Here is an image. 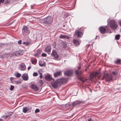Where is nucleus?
<instances>
[{"instance_id":"f257e3e1","label":"nucleus","mask_w":121,"mask_h":121,"mask_svg":"<svg viewBox=\"0 0 121 121\" xmlns=\"http://www.w3.org/2000/svg\"><path fill=\"white\" fill-rule=\"evenodd\" d=\"M117 72L114 71L112 72V74L110 75L108 74H104L103 75L102 79H105L107 81L111 80L113 77L116 76V75L117 74Z\"/></svg>"},{"instance_id":"f03ea898","label":"nucleus","mask_w":121,"mask_h":121,"mask_svg":"<svg viewBox=\"0 0 121 121\" xmlns=\"http://www.w3.org/2000/svg\"><path fill=\"white\" fill-rule=\"evenodd\" d=\"M110 27L112 30H116L118 27L117 22L114 20H112L110 22Z\"/></svg>"},{"instance_id":"7ed1b4c3","label":"nucleus","mask_w":121,"mask_h":121,"mask_svg":"<svg viewBox=\"0 0 121 121\" xmlns=\"http://www.w3.org/2000/svg\"><path fill=\"white\" fill-rule=\"evenodd\" d=\"M22 31V34L24 35H28L30 32L29 28L25 26H23Z\"/></svg>"},{"instance_id":"20e7f679","label":"nucleus","mask_w":121,"mask_h":121,"mask_svg":"<svg viewBox=\"0 0 121 121\" xmlns=\"http://www.w3.org/2000/svg\"><path fill=\"white\" fill-rule=\"evenodd\" d=\"M53 21V19L51 16H48L45 18L43 21L44 23L49 24L52 23Z\"/></svg>"},{"instance_id":"39448f33","label":"nucleus","mask_w":121,"mask_h":121,"mask_svg":"<svg viewBox=\"0 0 121 121\" xmlns=\"http://www.w3.org/2000/svg\"><path fill=\"white\" fill-rule=\"evenodd\" d=\"M100 76V75L99 73L97 72L93 73L90 74V79L91 80H92L93 79L97 77L98 78H99Z\"/></svg>"},{"instance_id":"423d86ee","label":"nucleus","mask_w":121,"mask_h":121,"mask_svg":"<svg viewBox=\"0 0 121 121\" xmlns=\"http://www.w3.org/2000/svg\"><path fill=\"white\" fill-rule=\"evenodd\" d=\"M68 81V79L66 78H62L58 79V81L59 82L60 85L66 83Z\"/></svg>"},{"instance_id":"0eeeda50","label":"nucleus","mask_w":121,"mask_h":121,"mask_svg":"<svg viewBox=\"0 0 121 121\" xmlns=\"http://www.w3.org/2000/svg\"><path fill=\"white\" fill-rule=\"evenodd\" d=\"M23 54V51L22 50H20L16 51L13 53L14 55L16 56H19L22 55Z\"/></svg>"},{"instance_id":"6e6552de","label":"nucleus","mask_w":121,"mask_h":121,"mask_svg":"<svg viewBox=\"0 0 121 121\" xmlns=\"http://www.w3.org/2000/svg\"><path fill=\"white\" fill-rule=\"evenodd\" d=\"M99 30L102 34H104L106 33V30L105 27L103 26H100L99 29Z\"/></svg>"},{"instance_id":"1a4fd4ad","label":"nucleus","mask_w":121,"mask_h":121,"mask_svg":"<svg viewBox=\"0 0 121 121\" xmlns=\"http://www.w3.org/2000/svg\"><path fill=\"white\" fill-rule=\"evenodd\" d=\"M51 55L55 59L58 58L59 56L56 51L54 50H53L51 54Z\"/></svg>"},{"instance_id":"9d476101","label":"nucleus","mask_w":121,"mask_h":121,"mask_svg":"<svg viewBox=\"0 0 121 121\" xmlns=\"http://www.w3.org/2000/svg\"><path fill=\"white\" fill-rule=\"evenodd\" d=\"M52 85L53 87L56 88L58 85H60V83L58 81V79L52 83Z\"/></svg>"},{"instance_id":"9b49d317","label":"nucleus","mask_w":121,"mask_h":121,"mask_svg":"<svg viewBox=\"0 0 121 121\" xmlns=\"http://www.w3.org/2000/svg\"><path fill=\"white\" fill-rule=\"evenodd\" d=\"M74 35L77 37L78 38H81V35H82V32L79 31H76L74 34Z\"/></svg>"},{"instance_id":"f8f14e48","label":"nucleus","mask_w":121,"mask_h":121,"mask_svg":"<svg viewBox=\"0 0 121 121\" xmlns=\"http://www.w3.org/2000/svg\"><path fill=\"white\" fill-rule=\"evenodd\" d=\"M45 78L48 81H51L53 80L51 76L49 75H47L46 76Z\"/></svg>"},{"instance_id":"ddd939ff","label":"nucleus","mask_w":121,"mask_h":121,"mask_svg":"<svg viewBox=\"0 0 121 121\" xmlns=\"http://www.w3.org/2000/svg\"><path fill=\"white\" fill-rule=\"evenodd\" d=\"M72 71L71 70H68L65 72V75L67 76H69L72 75Z\"/></svg>"},{"instance_id":"4468645a","label":"nucleus","mask_w":121,"mask_h":121,"mask_svg":"<svg viewBox=\"0 0 121 121\" xmlns=\"http://www.w3.org/2000/svg\"><path fill=\"white\" fill-rule=\"evenodd\" d=\"M20 69L21 70H25L26 68V67L25 64L22 63L20 65Z\"/></svg>"},{"instance_id":"2eb2a0df","label":"nucleus","mask_w":121,"mask_h":121,"mask_svg":"<svg viewBox=\"0 0 121 121\" xmlns=\"http://www.w3.org/2000/svg\"><path fill=\"white\" fill-rule=\"evenodd\" d=\"M23 79L25 80H28V77L27 74L24 73L22 74V77Z\"/></svg>"},{"instance_id":"dca6fc26","label":"nucleus","mask_w":121,"mask_h":121,"mask_svg":"<svg viewBox=\"0 0 121 121\" xmlns=\"http://www.w3.org/2000/svg\"><path fill=\"white\" fill-rule=\"evenodd\" d=\"M61 74V72L59 71L57 72L54 74V77H57Z\"/></svg>"},{"instance_id":"f3484780","label":"nucleus","mask_w":121,"mask_h":121,"mask_svg":"<svg viewBox=\"0 0 121 121\" xmlns=\"http://www.w3.org/2000/svg\"><path fill=\"white\" fill-rule=\"evenodd\" d=\"M51 51V47L50 46H48L46 48L45 51L47 52L48 54H50Z\"/></svg>"},{"instance_id":"a211bd4d","label":"nucleus","mask_w":121,"mask_h":121,"mask_svg":"<svg viewBox=\"0 0 121 121\" xmlns=\"http://www.w3.org/2000/svg\"><path fill=\"white\" fill-rule=\"evenodd\" d=\"M31 88L33 89L35 91H37L39 90V88L38 87L35 85L32 84L31 85Z\"/></svg>"},{"instance_id":"6ab92c4d","label":"nucleus","mask_w":121,"mask_h":121,"mask_svg":"<svg viewBox=\"0 0 121 121\" xmlns=\"http://www.w3.org/2000/svg\"><path fill=\"white\" fill-rule=\"evenodd\" d=\"M39 66L42 67L45 66V62L43 61L40 60L39 62Z\"/></svg>"},{"instance_id":"aec40b11","label":"nucleus","mask_w":121,"mask_h":121,"mask_svg":"<svg viewBox=\"0 0 121 121\" xmlns=\"http://www.w3.org/2000/svg\"><path fill=\"white\" fill-rule=\"evenodd\" d=\"M80 103V102L78 101H76L73 102L72 104V105L73 107L74 106L79 104Z\"/></svg>"},{"instance_id":"412c9836","label":"nucleus","mask_w":121,"mask_h":121,"mask_svg":"<svg viewBox=\"0 0 121 121\" xmlns=\"http://www.w3.org/2000/svg\"><path fill=\"white\" fill-rule=\"evenodd\" d=\"M73 42L76 46L78 45L79 44V41L76 40L74 39L73 41Z\"/></svg>"},{"instance_id":"4be33fe9","label":"nucleus","mask_w":121,"mask_h":121,"mask_svg":"<svg viewBox=\"0 0 121 121\" xmlns=\"http://www.w3.org/2000/svg\"><path fill=\"white\" fill-rule=\"evenodd\" d=\"M12 112H9L8 115H6L5 116H4L3 117H4L5 119H6V118L10 117L12 115Z\"/></svg>"},{"instance_id":"5701e85b","label":"nucleus","mask_w":121,"mask_h":121,"mask_svg":"<svg viewBox=\"0 0 121 121\" xmlns=\"http://www.w3.org/2000/svg\"><path fill=\"white\" fill-rule=\"evenodd\" d=\"M60 37L61 39L66 38L67 39H69V37L68 36H66L65 35H61L60 36Z\"/></svg>"},{"instance_id":"b1692460","label":"nucleus","mask_w":121,"mask_h":121,"mask_svg":"<svg viewBox=\"0 0 121 121\" xmlns=\"http://www.w3.org/2000/svg\"><path fill=\"white\" fill-rule=\"evenodd\" d=\"M62 48H66V43L65 42H63L62 43Z\"/></svg>"},{"instance_id":"393cba45","label":"nucleus","mask_w":121,"mask_h":121,"mask_svg":"<svg viewBox=\"0 0 121 121\" xmlns=\"http://www.w3.org/2000/svg\"><path fill=\"white\" fill-rule=\"evenodd\" d=\"M79 79L80 81H82L83 82H85L87 80V79L85 78L84 77L80 78H79Z\"/></svg>"},{"instance_id":"a878e982","label":"nucleus","mask_w":121,"mask_h":121,"mask_svg":"<svg viewBox=\"0 0 121 121\" xmlns=\"http://www.w3.org/2000/svg\"><path fill=\"white\" fill-rule=\"evenodd\" d=\"M28 110V108L26 107H23V112L24 113H26Z\"/></svg>"},{"instance_id":"bb28decb","label":"nucleus","mask_w":121,"mask_h":121,"mask_svg":"<svg viewBox=\"0 0 121 121\" xmlns=\"http://www.w3.org/2000/svg\"><path fill=\"white\" fill-rule=\"evenodd\" d=\"M121 60L120 59H118L117 60H116L115 61V63L118 64H120V63H121Z\"/></svg>"},{"instance_id":"cd10ccee","label":"nucleus","mask_w":121,"mask_h":121,"mask_svg":"<svg viewBox=\"0 0 121 121\" xmlns=\"http://www.w3.org/2000/svg\"><path fill=\"white\" fill-rule=\"evenodd\" d=\"M120 35H116L115 36V39L117 40H119L120 39Z\"/></svg>"},{"instance_id":"c85d7f7f","label":"nucleus","mask_w":121,"mask_h":121,"mask_svg":"<svg viewBox=\"0 0 121 121\" xmlns=\"http://www.w3.org/2000/svg\"><path fill=\"white\" fill-rule=\"evenodd\" d=\"M75 73L77 75H80L81 74V72H79L78 70H76L75 71Z\"/></svg>"},{"instance_id":"c756f323","label":"nucleus","mask_w":121,"mask_h":121,"mask_svg":"<svg viewBox=\"0 0 121 121\" xmlns=\"http://www.w3.org/2000/svg\"><path fill=\"white\" fill-rule=\"evenodd\" d=\"M106 30H107L108 32H111L109 28L107 26H106L105 27Z\"/></svg>"},{"instance_id":"7c9ffc66","label":"nucleus","mask_w":121,"mask_h":121,"mask_svg":"<svg viewBox=\"0 0 121 121\" xmlns=\"http://www.w3.org/2000/svg\"><path fill=\"white\" fill-rule=\"evenodd\" d=\"M22 44H25L26 46H28L30 44V43L29 42H23Z\"/></svg>"},{"instance_id":"2f4dec72","label":"nucleus","mask_w":121,"mask_h":121,"mask_svg":"<svg viewBox=\"0 0 121 121\" xmlns=\"http://www.w3.org/2000/svg\"><path fill=\"white\" fill-rule=\"evenodd\" d=\"M21 76V74L19 73H17L16 77L17 78Z\"/></svg>"},{"instance_id":"473e14b6","label":"nucleus","mask_w":121,"mask_h":121,"mask_svg":"<svg viewBox=\"0 0 121 121\" xmlns=\"http://www.w3.org/2000/svg\"><path fill=\"white\" fill-rule=\"evenodd\" d=\"M14 88V87L13 86H11L10 88V90L11 91H12Z\"/></svg>"},{"instance_id":"72a5a7b5","label":"nucleus","mask_w":121,"mask_h":121,"mask_svg":"<svg viewBox=\"0 0 121 121\" xmlns=\"http://www.w3.org/2000/svg\"><path fill=\"white\" fill-rule=\"evenodd\" d=\"M38 75V73L36 72H34L33 73V75L34 76H37Z\"/></svg>"},{"instance_id":"f704fd0d","label":"nucleus","mask_w":121,"mask_h":121,"mask_svg":"<svg viewBox=\"0 0 121 121\" xmlns=\"http://www.w3.org/2000/svg\"><path fill=\"white\" fill-rule=\"evenodd\" d=\"M31 62H32V64H35L36 63V60H33Z\"/></svg>"},{"instance_id":"c9c22d12","label":"nucleus","mask_w":121,"mask_h":121,"mask_svg":"<svg viewBox=\"0 0 121 121\" xmlns=\"http://www.w3.org/2000/svg\"><path fill=\"white\" fill-rule=\"evenodd\" d=\"M39 111H40V110L39 109H36V110L35 111V113H37L39 112Z\"/></svg>"},{"instance_id":"e433bc0d","label":"nucleus","mask_w":121,"mask_h":121,"mask_svg":"<svg viewBox=\"0 0 121 121\" xmlns=\"http://www.w3.org/2000/svg\"><path fill=\"white\" fill-rule=\"evenodd\" d=\"M39 74L40 75L39 76L40 78L41 79L42 78V73H40Z\"/></svg>"},{"instance_id":"4c0bfd02","label":"nucleus","mask_w":121,"mask_h":121,"mask_svg":"<svg viewBox=\"0 0 121 121\" xmlns=\"http://www.w3.org/2000/svg\"><path fill=\"white\" fill-rule=\"evenodd\" d=\"M41 56L43 57H45L46 56L47 54L45 53H43L42 54Z\"/></svg>"},{"instance_id":"58836bf2","label":"nucleus","mask_w":121,"mask_h":121,"mask_svg":"<svg viewBox=\"0 0 121 121\" xmlns=\"http://www.w3.org/2000/svg\"><path fill=\"white\" fill-rule=\"evenodd\" d=\"M22 41V40H19L18 42V43L19 44H21L22 43L21 42Z\"/></svg>"},{"instance_id":"ea45409f","label":"nucleus","mask_w":121,"mask_h":121,"mask_svg":"<svg viewBox=\"0 0 121 121\" xmlns=\"http://www.w3.org/2000/svg\"><path fill=\"white\" fill-rule=\"evenodd\" d=\"M78 69H81V66L79 64V66L78 67Z\"/></svg>"},{"instance_id":"a19ab883","label":"nucleus","mask_w":121,"mask_h":121,"mask_svg":"<svg viewBox=\"0 0 121 121\" xmlns=\"http://www.w3.org/2000/svg\"><path fill=\"white\" fill-rule=\"evenodd\" d=\"M15 82L16 84H18L19 83H20V82L19 81H16Z\"/></svg>"},{"instance_id":"79ce46f5","label":"nucleus","mask_w":121,"mask_h":121,"mask_svg":"<svg viewBox=\"0 0 121 121\" xmlns=\"http://www.w3.org/2000/svg\"><path fill=\"white\" fill-rule=\"evenodd\" d=\"M4 1V0H0V3H3Z\"/></svg>"},{"instance_id":"37998d69","label":"nucleus","mask_w":121,"mask_h":121,"mask_svg":"<svg viewBox=\"0 0 121 121\" xmlns=\"http://www.w3.org/2000/svg\"><path fill=\"white\" fill-rule=\"evenodd\" d=\"M119 24L121 26V20H120L119 21Z\"/></svg>"},{"instance_id":"c03bdc74","label":"nucleus","mask_w":121,"mask_h":121,"mask_svg":"<svg viewBox=\"0 0 121 121\" xmlns=\"http://www.w3.org/2000/svg\"><path fill=\"white\" fill-rule=\"evenodd\" d=\"M94 121L93 120H92L91 118H90L88 119V121Z\"/></svg>"},{"instance_id":"a18cd8bd","label":"nucleus","mask_w":121,"mask_h":121,"mask_svg":"<svg viewBox=\"0 0 121 121\" xmlns=\"http://www.w3.org/2000/svg\"><path fill=\"white\" fill-rule=\"evenodd\" d=\"M39 82L41 83H43V81L41 80H39Z\"/></svg>"},{"instance_id":"49530a36","label":"nucleus","mask_w":121,"mask_h":121,"mask_svg":"<svg viewBox=\"0 0 121 121\" xmlns=\"http://www.w3.org/2000/svg\"><path fill=\"white\" fill-rule=\"evenodd\" d=\"M9 0H6V2H9Z\"/></svg>"},{"instance_id":"de8ad7c7","label":"nucleus","mask_w":121,"mask_h":121,"mask_svg":"<svg viewBox=\"0 0 121 121\" xmlns=\"http://www.w3.org/2000/svg\"><path fill=\"white\" fill-rule=\"evenodd\" d=\"M31 68V67L30 66H29L28 68V69H30Z\"/></svg>"},{"instance_id":"09e8293b","label":"nucleus","mask_w":121,"mask_h":121,"mask_svg":"<svg viewBox=\"0 0 121 121\" xmlns=\"http://www.w3.org/2000/svg\"><path fill=\"white\" fill-rule=\"evenodd\" d=\"M13 79V78H10V79H11V81L12 80V79Z\"/></svg>"},{"instance_id":"8fccbe9b","label":"nucleus","mask_w":121,"mask_h":121,"mask_svg":"<svg viewBox=\"0 0 121 121\" xmlns=\"http://www.w3.org/2000/svg\"><path fill=\"white\" fill-rule=\"evenodd\" d=\"M2 119H0V121H1Z\"/></svg>"},{"instance_id":"3c124183","label":"nucleus","mask_w":121,"mask_h":121,"mask_svg":"<svg viewBox=\"0 0 121 121\" xmlns=\"http://www.w3.org/2000/svg\"><path fill=\"white\" fill-rule=\"evenodd\" d=\"M1 86V84L0 83V87Z\"/></svg>"}]
</instances>
